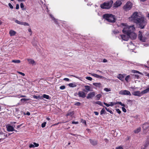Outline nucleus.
I'll return each mask as SVG.
<instances>
[{
	"mask_svg": "<svg viewBox=\"0 0 149 149\" xmlns=\"http://www.w3.org/2000/svg\"><path fill=\"white\" fill-rule=\"evenodd\" d=\"M95 93L94 92H90L88 94L86 98L88 99L92 98L95 96Z\"/></svg>",
	"mask_w": 149,
	"mask_h": 149,
	"instance_id": "12",
	"label": "nucleus"
},
{
	"mask_svg": "<svg viewBox=\"0 0 149 149\" xmlns=\"http://www.w3.org/2000/svg\"><path fill=\"white\" fill-rule=\"evenodd\" d=\"M28 31H29V32L31 33L30 34V35H31V34H32V31H31V29H30V28L29 29H28Z\"/></svg>",
	"mask_w": 149,
	"mask_h": 149,
	"instance_id": "58",
	"label": "nucleus"
},
{
	"mask_svg": "<svg viewBox=\"0 0 149 149\" xmlns=\"http://www.w3.org/2000/svg\"><path fill=\"white\" fill-rule=\"evenodd\" d=\"M141 128L139 127L134 130V132L135 133H138L139 132L141 131Z\"/></svg>",
	"mask_w": 149,
	"mask_h": 149,
	"instance_id": "26",
	"label": "nucleus"
},
{
	"mask_svg": "<svg viewBox=\"0 0 149 149\" xmlns=\"http://www.w3.org/2000/svg\"><path fill=\"white\" fill-rule=\"evenodd\" d=\"M113 2L111 0L109 1L104 3L101 5V7L103 9H109L112 6Z\"/></svg>",
	"mask_w": 149,
	"mask_h": 149,
	"instance_id": "4",
	"label": "nucleus"
},
{
	"mask_svg": "<svg viewBox=\"0 0 149 149\" xmlns=\"http://www.w3.org/2000/svg\"><path fill=\"white\" fill-rule=\"evenodd\" d=\"M107 111L111 114H113V113L112 112V111L111 110L109 109V108H108V109H107Z\"/></svg>",
	"mask_w": 149,
	"mask_h": 149,
	"instance_id": "50",
	"label": "nucleus"
},
{
	"mask_svg": "<svg viewBox=\"0 0 149 149\" xmlns=\"http://www.w3.org/2000/svg\"><path fill=\"white\" fill-rule=\"evenodd\" d=\"M8 6L10 8H11V9L13 8V6L10 3H8Z\"/></svg>",
	"mask_w": 149,
	"mask_h": 149,
	"instance_id": "46",
	"label": "nucleus"
},
{
	"mask_svg": "<svg viewBox=\"0 0 149 149\" xmlns=\"http://www.w3.org/2000/svg\"><path fill=\"white\" fill-rule=\"evenodd\" d=\"M9 34L10 36H13L16 34V32L13 30H11L9 31Z\"/></svg>",
	"mask_w": 149,
	"mask_h": 149,
	"instance_id": "22",
	"label": "nucleus"
},
{
	"mask_svg": "<svg viewBox=\"0 0 149 149\" xmlns=\"http://www.w3.org/2000/svg\"><path fill=\"white\" fill-rule=\"evenodd\" d=\"M101 96L102 95L101 94H98L95 97L96 100H99Z\"/></svg>",
	"mask_w": 149,
	"mask_h": 149,
	"instance_id": "30",
	"label": "nucleus"
},
{
	"mask_svg": "<svg viewBox=\"0 0 149 149\" xmlns=\"http://www.w3.org/2000/svg\"><path fill=\"white\" fill-rule=\"evenodd\" d=\"M93 103L94 104H97L100 105V106H102V104L101 102L100 101L94 102H93Z\"/></svg>",
	"mask_w": 149,
	"mask_h": 149,
	"instance_id": "29",
	"label": "nucleus"
},
{
	"mask_svg": "<svg viewBox=\"0 0 149 149\" xmlns=\"http://www.w3.org/2000/svg\"><path fill=\"white\" fill-rule=\"evenodd\" d=\"M106 113L104 109H102L100 111V114L102 115L103 114H105Z\"/></svg>",
	"mask_w": 149,
	"mask_h": 149,
	"instance_id": "34",
	"label": "nucleus"
},
{
	"mask_svg": "<svg viewBox=\"0 0 149 149\" xmlns=\"http://www.w3.org/2000/svg\"><path fill=\"white\" fill-rule=\"evenodd\" d=\"M22 125L21 124V125H17V128H16L17 129H19L22 126Z\"/></svg>",
	"mask_w": 149,
	"mask_h": 149,
	"instance_id": "59",
	"label": "nucleus"
},
{
	"mask_svg": "<svg viewBox=\"0 0 149 149\" xmlns=\"http://www.w3.org/2000/svg\"><path fill=\"white\" fill-rule=\"evenodd\" d=\"M138 38L139 40L143 42H145L146 38L144 36H143L142 33L140 31H139Z\"/></svg>",
	"mask_w": 149,
	"mask_h": 149,
	"instance_id": "6",
	"label": "nucleus"
},
{
	"mask_svg": "<svg viewBox=\"0 0 149 149\" xmlns=\"http://www.w3.org/2000/svg\"><path fill=\"white\" fill-rule=\"evenodd\" d=\"M121 36L122 39L125 41L127 40L128 39L129 37L128 35L127 34H126V35H121Z\"/></svg>",
	"mask_w": 149,
	"mask_h": 149,
	"instance_id": "18",
	"label": "nucleus"
},
{
	"mask_svg": "<svg viewBox=\"0 0 149 149\" xmlns=\"http://www.w3.org/2000/svg\"><path fill=\"white\" fill-rule=\"evenodd\" d=\"M15 127V125H13V126H12L10 125H8L6 126L7 130L8 132H12L13 131L17 132V130H16L14 129V128Z\"/></svg>",
	"mask_w": 149,
	"mask_h": 149,
	"instance_id": "8",
	"label": "nucleus"
},
{
	"mask_svg": "<svg viewBox=\"0 0 149 149\" xmlns=\"http://www.w3.org/2000/svg\"><path fill=\"white\" fill-rule=\"evenodd\" d=\"M42 99L43 98H45L46 99L48 100H50L51 99V97H50L49 95H47L46 94H43L42 96Z\"/></svg>",
	"mask_w": 149,
	"mask_h": 149,
	"instance_id": "21",
	"label": "nucleus"
},
{
	"mask_svg": "<svg viewBox=\"0 0 149 149\" xmlns=\"http://www.w3.org/2000/svg\"><path fill=\"white\" fill-rule=\"evenodd\" d=\"M149 93V87L146 89L142 91V93L143 94H144L147 93Z\"/></svg>",
	"mask_w": 149,
	"mask_h": 149,
	"instance_id": "23",
	"label": "nucleus"
},
{
	"mask_svg": "<svg viewBox=\"0 0 149 149\" xmlns=\"http://www.w3.org/2000/svg\"><path fill=\"white\" fill-rule=\"evenodd\" d=\"M15 21L16 23L19 24L23 25L25 26H29V24L27 23L22 22L17 20H15Z\"/></svg>",
	"mask_w": 149,
	"mask_h": 149,
	"instance_id": "10",
	"label": "nucleus"
},
{
	"mask_svg": "<svg viewBox=\"0 0 149 149\" xmlns=\"http://www.w3.org/2000/svg\"><path fill=\"white\" fill-rule=\"evenodd\" d=\"M19 8V5L18 4H17L16 7V9H18Z\"/></svg>",
	"mask_w": 149,
	"mask_h": 149,
	"instance_id": "55",
	"label": "nucleus"
},
{
	"mask_svg": "<svg viewBox=\"0 0 149 149\" xmlns=\"http://www.w3.org/2000/svg\"><path fill=\"white\" fill-rule=\"evenodd\" d=\"M96 78H100V79H103L104 77H103V76H100L99 75L97 74Z\"/></svg>",
	"mask_w": 149,
	"mask_h": 149,
	"instance_id": "37",
	"label": "nucleus"
},
{
	"mask_svg": "<svg viewBox=\"0 0 149 149\" xmlns=\"http://www.w3.org/2000/svg\"><path fill=\"white\" fill-rule=\"evenodd\" d=\"M86 79L89 81H92V78L90 77H86Z\"/></svg>",
	"mask_w": 149,
	"mask_h": 149,
	"instance_id": "36",
	"label": "nucleus"
},
{
	"mask_svg": "<svg viewBox=\"0 0 149 149\" xmlns=\"http://www.w3.org/2000/svg\"><path fill=\"white\" fill-rule=\"evenodd\" d=\"M65 88V86H62L60 87V88L61 90H63Z\"/></svg>",
	"mask_w": 149,
	"mask_h": 149,
	"instance_id": "44",
	"label": "nucleus"
},
{
	"mask_svg": "<svg viewBox=\"0 0 149 149\" xmlns=\"http://www.w3.org/2000/svg\"><path fill=\"white\" fill-rule=\"evenodd\" d=\"M104 105H105L106 106H107V107H109L110 106L109 104H108L107 103H106L105 102H104Z\"/></svg>",
	"mask_w": 149,
	"mask_h": 149,
	"instance_id": "54",
	"label": "nucleus"
},
{
	"mask_svg": "<svg viewBox=\"0 0 149 149\" xmlns=\"http://www.w3.org/2000/svg\"><path fill=\"white\" fill-rule=\"evenodd\" d=\"M127 47L129 49L131 50H133L134 49L135 47V45L132 42H130L129 44H128L127 45Z\"/></svg>",
	"mask_w": 149,
	"mask_h": 149,
	"instance_id": "16",
	"label": "nucleus"
},
{
	"mask_svg": "<svg viewBox=\"0 0 149 149\" xmlns=\"http://www.w3.org/2000/svg\"><path fill=\"white\" fill-rule=\"evenodd\" d=\"M46 123V122H44L43 123H42L41 125V126L42 127H44L45 126Z\"/></svg>",
	"mask_w": 149,
	"mask_h": 149,
	"instance_id": "40",
	"label": "nucleus"
},
{
	"mask_svg": "<svg viewBox=\"0 0 149 149\" xmlns=\"http://www.w3.org/2000/svg\"><path fill=\"white\" fill-rule=\"evenodd\" d=\"M94 113L96 115V116H97L99 114V113L98 112H97V111H94Z\"/></svg>",
	"mask_w": 149,
	"mask_h": 149,
	"instance_id": "57",
	"label": "nucleus"
},
{
	"mask_svg": "<svg viewBox=\"0 0 149 149\" xmlns=\"http://www.w3.org/2000/svg\"><path fill=\"white\" fill-rule=\"evenodd\" d=\"M132 73H138L139 74L140 73V72H139V71H136V70H132Z\"/></svg>",
	"mask_w": 149,
	"mask_h": 149,
	"instance_id": "35",
	"label": "nucleus"
},
{
	"mask_svg": "<svg viewBox=\"0 0 149 149\" xmlns=\"http://www.w3.org/2000/svg\"><path fill=\"white\" fill-rule=\"evenodd\" d=\"M126 75V74H119L118 76L117 77L120 80L123 81V79Z\"/></svg>",
	"mask_w": 149,
	"mask_h": 149,
	"instance_id": "15",
	"label": "nucleus"
},
{
	"mask_svg": "<svg viewBox=\"0 0 149 149\" xmlns=\"http://www.w3.org/2000/svg\"><path fill=\"white\" fill-rule=\"evenodd\" d=\"M143 128L144 132L145 133L146 132L149 128V124L147 123H145L143 125Z\"/></svg>",
	"mask_w": 149,
	"mask_h": 149,
	"instance_id": "9",
	"label": "nucleus"
},
{
	"mask_svg": "<svg viewBox=\"0 0 149 149\" xmlns=\"http://www.w3.org/2000/svg\"><path fill=\"white\" fill-rule=\"evenodd\" d=\"M129 19L139 24L141 29L144 28L146 23V19L144 17L137 12H134L129 18Z\"/></svg>",
	"mask_w": 149,
	"mask_h": 149,
	"instance_id": "1",
	"label": "nucleus"
},
{
	"mask_svg": "<svg viewBox=\"0 0 149 149\" xmlns=\"http://www.w3.org/2000/svg\"><path fill=\"white\" fill-rule=\"evenodd\" d=\"M104 90L106 92H109L111 91V89L110 88H105L104 89Z\"/></svg>",
	"mask_w": 149,
	"mask_h": 149,
	"instance_id": "39",
	"label": "nucleus"
},
{
	"mask_svg": "<svg viewBox=\"0 0 149 149\" xmlns=\"http://www.w3.org/2000/svg\"><path fill=\"white\" fill-rule=\"evenodd\" d=\"M39 144L38 143L35 142L33 143V144H31L29 145V147L30 148H34L38 146Z\"/></svg>",
	"mask_w": 149,
	"mask_h": 149,
	"instance_id": "19",
	"label": "nucleus"
},
{
	"mask_svg": "<svg viewBox=\"0 0 149 149\" xmlns=\"http://www.w3.org/2000/svg\"><path fill=\"white\" fill-rule=\"evenodd\" d=\"M12 62L15 63H19L20 62V61L19 60H13Z\"/></svg>",
	"mask_w": 149,
	"mask_h": 149,
	"instance_id": "32",
	"label": "nucleus"
},
{
	"mask_svg": "<svg viewBox=\"0 0 149 149\" xmlns=\"http://www.w3.org/2000/svg\"><path fill=\"white\" fill-rule=\"evenodd\" d=\"M90 74L92 76L94 77H96V76L97 74L94 73H90Z\"/></svg>",
	"mask_w": 149,
	"mask_h": 149,
	"instance_id": "45",
	"label": "nucleus"
},
{
	"mask_svg": "<svg viewBox=\"0 0 149 149\" xmlns=\"http://www.w3.org/2000/svg\"><path fill=\"white\" fill-rule=\"evenodd\" d=\"M133 76H134L135 77L137 78H138L139 77V76L138 75H136V74H133Z\"/></svg>",
	"mask_w": 149,
	"mask_h": 149,
	"instance_id": "60",
	"label": "nucleus"
},
{
	"mask_svg": "<svg viewBox=\"0 0 149 149\" xmlns=\"http://www.w3.org/2000/svg\"><path fill=\"white\" fill-rule=\"evenodd\" d=\"M119 94L121 95H126L130 96L131 94L130 92L126 90H122L119 92Z\"/></svg>",
	"mask_w": 149,
	"mask_h": 149,
	"instance_id": "7",
	"label": "nucleus"
},
{
	"mask_svg": "<svg viewBox=\"0 0 149 149\" xmlns=\"http://www.w3.org/2000/svg\"><path fill=\"white\" fill-rule=\"evenodd\" d=\"M26 114L27 115L29 116V115H30V113L29 112H26Z\"/></svg>",
	"mask_w": 149,
	"mask_h": 149,
	"instance_id": "64",
	"label": "nucleus"
},
{
	"mask_svg": "<svg viewBox=\"0 0 149 149\" xmlns=\"http://www.w3.org/2000/svg\"><path fill=\"white\" fill-rule=\"evenodd\" d=\"M27 60L29 64H32V65H35L36 64L35 61L33 59H27Z\"/></svg>",
	"mask_w": 149,
	"mask_h": 149,
	"instance_id": "17",
	"label": "nucleus"
},
{
	"mask_svg": "<svg viewBox=\"0 0 149 149\" xmlns=\"http://www.w3.org/2000/svg\"><path fill=\"white\" fill-rule=\"evenodd\" d=\"M132 94L135 96L140 97L143 94L142 93V91L141 92L139 91H137L133 92Z\"/></svg>",
	"mask_w": 149,
	"mask_h": 149,
	"instance_id": "13",
	"label": "nucleus"
},
{
	"mask_svg": "<svg viewBox=\"0 0 149 149\" xmlns=\"http://www.w3.org/2000/svg\"><path fill=\"white\" fill-rule=\"evenodd\" d=\"M84 87L85 88V89L87 90L88 91H91V87L88 86H85Z\"/></svg>",
	"mask_w": 149,
	"mask_h": 149,
	"instance_id": "31",
	"label": "nucleus"
},
{
	"mask_svg": "<svg viewBox=\"0 0 149 149\" xmlns=\"http://www.w3.org/2000/svg\"><path fill=\"white\" fill-rule=\"evenodd\" d=\"M16 123V122H11L10 123L11 125H13V124H15Z\"/></svg>",
	"mask_w": 149,
	"mask_h": 149,
	"instance_id": "63",
	"label": "nucleus"
},
{
	"mask_svg": "<svg viewBox=\"0 0 149 149\" xmlns=\"http://www.w3.org/2000/svg\"><path fill=\"white\" fill-rule=\"evenodd\" d=\"M93 84L95 86L97 87H100L101 86V84L100 83H93Z\"/></svg>",
	"mask_w": 149,
	"mask_h": 149,
	"instance_id": "25",
	"label": "nucleus"
},
{
	"mask_svg": "<svg viewBox=\"0 0 149 149\" xmlns=\"http://www.w3.org/2000/svg\"><path fill=\"white\" fill-rule=\"evenodd\" d=\"M50 16L52 18V19H53V20H54V21L55 22H56V19L53 17V16L51 15H50Z\"/></svg>",
	"mask_w": 149,
	"mask_h": 149,
	"instance_id": "51",
	"label": "nucleus"
},
{
	"mask_svg": "<svg viewBox=\"0 0 149 149\" xmlns=\"http://www.w3.org/2000/svg\"><path fill=\"white\" fill-rule=\"evenodd\" d=\"M29 99H26V98H22L21 99V101H22L23 100L26 101H28L29 100Z\"/></svg>",
	"mask_w": 149,
	"mask_h": 149,
	"instance_id": "48",
	"label": "nucleus"
},
{
	"mask_svg": "<svg viewBox=\"0 0 149 149\" xmlns=\"http://www.w3.org/2000/svg\"><path fill=\"white\" fill-rule=\"evenodd\" d=\"M18 72L19 74H21V75H22L23 76H24L25 75V74L24 73H22V72Z\"/></svg>",
	"mask_w": 149,
	"mask_h": 149,
	"instance_id": "53",
	"label": "nucleus"
},
{
	"mask_svg": "<svg viewBox=\"0 0 149 149\" xmlns=\"http://www.w3.org/2000/svg\"><path fill=\"white\" fill-rule=\"evenodd\" d=\"M81 104L80 102H76L74 104L75 105L79 106L81 105Z\"/></svg>",
	"mask_w": 149,
	"mask_h": 149,
	"instance_id": "42",
	"label": "nucleus"
},
{
	"mask_svg": "<svg viewBox=\"0 0 149 149\" xmlns=\"http://www.w3.org/2000/svg\"><path fill=\"white\" fill-rule=\"evenodd\" d=\"M63 80H64L65 81H68L69 80V79L68 78H64L63 79Z\"/></svg>",
	"mask_w": 149,
	"mask_h": 149,
	"instance_id": "56",
	"label": "nucleus"
},
{
	"mask_svg": "<svg viewBox=\"0 0 149 149\" xmlns=\"http://www.w3.org/2000/svg\"><path fill=\"white\" fill-rule=\"evenodd\" d=\"M116 149H123V148L122 146H119L116 147Z\"/></svg>",
	"mask_w": 149,
	"mask_h": 149,
	"instance_id": "52",
	"label": "nucleus"
},
{
	"mask_svg": "<svg viewBox=\"0 0 149 149\" xmlns=\"http://www.w3.org/2000/svg\"><path fill=\"white\" fill-rule=\"evenodd\" d=\"M119 104L121 106H123V107H125V105L124 104H123L121 102H117L116 104Z\"/></svg>",
	"mask_w": 149,
	"mask_h": 149,
	"instance_id": "33",
	"label": "nucleus"
},
{
	"mask_svg": "<svg viewBox=\"0 0 149 149\" xmlns=\"http://www.w3.org/2000/svg\"><path fill=\"white\" fill-rule=\"evenodd\" d=\"M20 7L23 9V8H24V5L22 3H21L20 4Z\"/></svg>",
	"mask_w": 149,
	"mask_h": 149,
	"instance_id": "49",
	"label": "nucleus"
},
{
	"mask_svg": "<svg viewBox=\"0 0 149 149\" xmlns=\"http://www.w3.org/2000/svg\"><path fill=\"white\" fill-rule=\"evenodd\" d=\"M68 86L71 87H74L76 86V85L74 83H70L69 84Z\"/></svg>",
	"mask_w": 149,
	"mask_h": 149,
	"instance_id": "27",
	"label": "nucleus"
},
{
	"mask_svg": "<svg viewBox=\"0 0 149 149\" xmlns=\"http://www.w3.org/2000/svg\"><path fill=\"white\" fill-rule=\"evenodd\" d=\"M103 18L110 22H114L116 21L115 17L111 14H105L103 15Z\"/></svg>",
	"mask_w": 149,
	"mask_h": 149,
	"instance_id": "3",
	"label": "nucleus"
},
{
	"mask_svg": "<svg viewBox=\"0 0 149 149\" xmlns=\"http://www.w3.org/2000/svg\"><path fill=\"white\" fill-rule=\"evenodd\" d=\"M89 141L91 144L93 146L96 145L97 144V142L96 141L92 140L91 139H90Z\"/></svg>",
	"mask_w": 149,
	"mask_h": 149,
	"instance_id": "20",
	"label": "nucleus"
},
{
	"mask_svg": "<svg viewBox=\"0 0 149 149\" xmlns=\"http://www.w3.org/2000/svg\"><path fill=\"white\" fill-rule=\"evenodd\" d=\"M116 112L119 114H120L121 113V111L119 109H116Z\"/></svg>",
	"mask_w": 149,
	"mask_h": 149,
	"instance_id": "41",
	"label": "nucleus"
},
{
	"mask_svg": "<svg viewBox=\"0 0 149 149\" xmlns=\"http://www.w3.org/2000/svg\"><path fill=\"white\" fill-rule=\"evenodd\" d=\"M122 110H123V111L124 112H126V109L124 107H122Z\"/></svg>",
	"mask_w": 149,
	"mask_h": 149,
	"instance_id": "43",
	"label": "nucleus"
},
{
	"mask_svg": "<svg viewBox=\"0 0 149 149\" xmlns=\"http://www.w3.org/2000/svg\"><path fill=\"white\" fill-rule=\"evenodd\" d=\"M107 60L105 59H104L103 60V62L104 63L107 62Z\"/></svg>",
	"mask_w": 149,
	"mask_h": 149,
	"instance_id": "62",
	"label": "nucleus"
},
{
	"mask_svg": "<svg viewBox=\"0 0 149 149\" xmlns=\"http://www.w3.org/2000/svg\"><path fill=\"white\" fill-rule=\"evenodd\" d=\"M74 114V112L73 111L69 112L66 115L67 116H72Z\"/></svg>",
	"mask_w": 149,
	"mask_h": 149,
	"instance_id": "28",
	"label": "nucleus"
},
{
	"mask_svg": "<svg viewBox=\"0 0 149 149\" xmlns=\"http://www.w3.org/2000/svg\"><path fill=\"white\" fill-rule=\"evenodd\" d=\"M130 78V76L128 75L125 78V80L127 81L128 82V81L129 80V79Z\"/></svg>",
	"mask_w": 149,
	"mask_h": 149,
	"instance_id": "38",
	"label": "nucleus"
},
{
	"mask_svg": "<svg viewBox=\"0 0 149 149\" xmlns=\"http://www.w3.org/2000/svg\"><path fill=\"white\" fill-rule=\"evenodd\" d=\"M132 5L130 2H127L123 7V9L125 11H128L131 9Z\"/></svg>",
	"mask_w": 149,
	"mask_h": 149,
	"instance_id": "5",
	"label": "nucleus"
},
{
	"mask_svg": "<svg viewBox=\"0 0 149 149\" xmlns=\"http://www.w3.org/2000/svg\"><path fill=\"white\" fill-rule=\"evenodd\" d=\"M122 4V2L120 0H117L113 4V6L115 7H118L120 6Z\"/></svg>",
	"mask_w": 149,
	"mask_h": 149,
	"instance_id": "11",
	"label": "nucleus"
},
{
	"mask_svg": "<svg viewBox=\"0 0 149 149\" xmlns=\"http://www.w3.org/2000/svg\"><path fill=\"white\" fill-rule=\"evenodd\" d=\"M78 95L79 97L82 98L85 97L86 96L85 93L82 91H79L78 93Z\"/></svg>",
	"mask_w": 149,
	"mask_h": 149,
	"instance_id": "14",
	"label": "nucleus"
},
{
	"mask_svg": "<svg viewBox=\"0 0 149 149\" xmlns=\"http://www.w3.org/2000/svg\"><path fill=\"white\" fill-rule=\"evenodd\" d=\"M121 26L123 33L128 35L131 39H135L136 38L137 34L134 32L135 29L134 25L129 26L127 25L126 23H122Z\"/></svg>",
	"mask_w": 149,
	"mask_h": 149,
	"instance_id": "2",
	"label": "nucleus"
},
{
	"mask_svg": "<svg viewBox=\"0 0 149 149\" xmlns=\"http://www.w3.org/2000/svg\"><path fill=\"white\" fill-rule=\"evenodd\" d=\"M33 98H34L35 99H37L38 100L42 99V96H37L35 95H34L33 96Z\"/></svg>",
	"mask_w": 149,
	"mask_h": 149,
	"instance_id": "24",
	"label": "nucleus"
},
{
	"mask_svg": "<svg viewBox=\"0 0 149 149\" xmlns=\"http://www.w3.org/2000/svg\"><path fill=\"white\" fill-rule=\"evenodd\" d=\"M78 122H74V121H73L72 123V124H78Z\"/></svg>",
	"mask_w": 149,
	"mask_h": 149,
	"instance_id": "61",
	"label": "nucleus"
},
{
	"mask_svg": "<svg viewBox=\"0 0 149 149\" xmlns=\"http://www.w3.org/2000/svg\"><path fill=\"white\" fill-rule=\"evenodd\" d=\"M109 105H110V106H113L114 104H116V103L114 104V103L112 102H110V103H109Z\"/></svg>",
	"mask_w": 149,
	"mask_h": 149,
	"instance_id": "47",
	"label": "nucleus"
}]
</instances>
